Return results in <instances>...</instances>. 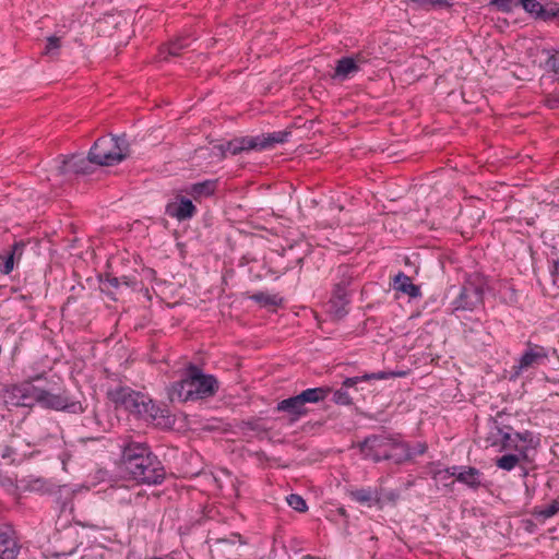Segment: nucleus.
I'll return each mask as SVG.
<instances>
[{
	"mask_svg": "<svg viewBox=\"0 0 559 559\" xmlns=\"http://www.w3.org/2000/svg\"><path fill=\"white\" fill-rule=\"evenodd\" d=\"M119 468L128 479L140 485H160L166 478L162 461L145 442L124 441L121 445Z\"/></svg>",
	"mask_w": 559,
	"mask_h": 559,
	"instance_id": "obj_1",
	"label": "nucleus"
},
{
	"mask_svg": "<svg viewBox=\"0 0 559 559\" xmlns=\"http://www.w3.org/2000/svg\"><path fill=\"white\" fill-rule=\"evenodd\" d=\"M107 397L116 408H123L135 419L143 420L157 428H171L174 419L169 411L156 404L142 392L134 391L130 386H117L107 391Z\"/></svg>",
	"mask_w": 559,
	"mask_h": 559,
	"instance_id": "obj_2",
	"label": "nucleus"
},
{
	"mask_svg": "<svg viewBox=\"0 0 559 559\" xmlns=\"http://www.w3.org/2000/svg\"><path fill=\"white\" fill-rule=\"evenodd\" d=\"M360 454L374 463L382 461L401 465L412 460L411 444L401 435H370L357 444Z\"/></svg>",
	"mask_w": 559,
	"mask_h": 559,
	"instance_id": "obj_3",
	"label": "nucleus"
},
{
	"mask_svg": "<svg viewBox=\"0 0 559 559\" xmlns=\"http://www.w3.org/2000/svg\"><path fill=\"white\" fill-rule=\"evenodd\" d=\"M128 155V143L124 136L100 138L92 146L88 160L100 166L120 163Z\"/></svg>",
	"mask_w": 559,
	"mask_h": 559,
	"instance_id": "obj_4",
	"label": "nucleus"
},
{
	"mask_svg": "<svg viewBox=\"0 0 559 559\" xmlns=\"http://www.w3.org/2000/svg\"><path fill=\"white\" fill-rule=\"evenodd\" d=\"M36 442L28 441L21 435H11L0 443V459L9 465H20L37 451Z\"/></svg>",
	"mask_w": 559,
	"mask_h": 559,
	"instance_id": "obj_5",
	"label": "nucleus"
},
{
	"mask_svg": "<svg viewBox=\"0 0 559 559\" xmlns=\"http://www.w3.org/2000/svg\"><path fill=\"white\" fill-rule=\"evenodd\" d=\"M340 280L335 283L331 299L329 301L331 311L337 317L343 318L347 314V305L349 304L348 287L353 281V272L349 266L338 267Z\"/></svg>",
	"mask_w": 559,
	"mask_h": 559,
	"instance_id": "obj_6",
	"label": "nucleus"
},
{
	"mask_svg": "<svg viewBox=\"0 0 559 559\" xmlns=\"http://www.w3.org/2000/svg\"><path fill=\"white\" fill-rule=\"evenodd\" d=\"M188 370L194 401L205 400L217 393L219 385L213 374L203 373L202 369L194 364H189Z\"/></svg>",
	"mask_w": 559,
	"mask_h": 559,
	"instance_id": "obj_7",
	"label": "nucleus"
},
{
	"mask_svg": "<svg viewBox=\"0 0 559 559\" xmlns=\"http://www.w3.org/2000/svg\"><path fill=\"white\" fill-rule=\"evenodd\" d=\"M40 405L48 409L62 411L70 414H82L85 411L82 402L74 400L63 393H52L49 390H44L43 395L39 396Z\"/></svg>",
	"mask_w": 559,
	"mask_h": 559,
	"instance_id": "obj_8",
	"label": "nucleus"
},
{
	"mask_svg": "<svg viewBox=\"0 0 559 559\" xmlns=\"http://www.w3.org/2000/svg\"><path fill=\"white\" fill-rule=\"evenodd\" d=\"M43 378L41 374L34 377L32 380L23 381L14 384L11 388L10 394L12 402L16 406H31L34 403H40L39 396L43 395L44 388H39L34 384V381H38Z\"/></svg>",
	"mask_w": 559,
	"mask_h": 559,
	"instance_id": "obj_9",
	"label": "nucleus"
},
{
	"mask_svg": "<svg viewBox=\"0 0 559 559\" xmlns=\"http://www.w3.org/2000/svg\"><path fill=\"white\" fill-rule=\"evenodd\" d=\"M247 545V540L238 533H233L228 537L216 538L211 544L213 556L236 559L241 556V547Z\"/></svg>",
	"mask_w": 559,
	"mask_h": 559,
	"instance_id": "obj_10",
	"label": "nucleus"
},
{
	"mask_svg": "<svg viewBox=\"0 0 559 559\" xmlns=\"http://www.w3.org/2000/svg\"><path fill=\"white\" fill-rule=\"evenodd\" d=\"M484 289L474 284L464 285L453 301L454 310H474L483 302Z\"/></svg>",
	"mask_w": 559,
	"mask_h": 559,
	"instance_id": "obj_11",
	"label": "nucleus"
},
{
	"mask_svg": "<svg viewBox=\"0 0 559 559\" xmlns=\"http://www.w3.org/2000/svg\"><path fill=\"white\" fill-rule=\"evenodd\" d=\"M527 348L524 350L519 359V365L514 366L515 373L520 374L521 371L528 368L542 365L548 357L545 347L527 342Z\"/></svg>",
	"mask_w": 559,
	"mask_h": 559,
	"instance_id": "obj_12",
	"label": "nucleus"
},
{
	"mask_svg": "<svg viewBox=\"0 0 559 559\" xmlns=\"http://www.w3.org/2000/svg\"><path fill=\"white\" fill-rule=\"evenodd\" d=\"M21 546L17 544L15 532L10 525L0 527V559H17Z\"/></svg>",
	"mask_w": 559,
	"mask_h": 559,
	"instance_id": "obj_13",
	"label": "nucleus"
},
{
	"mask_svg": "<svg viewBox=\"0 0 559 559\" xmlns=\"http://www.w3.org/2000/svg\"><path fill=\"white\" fill-rule=\"evenodd\" d=\"M168 397L175 403H185L194 401L191 380L189 379V370L186 368L182 378L175 381L168 389Z\"/></svg>",
	"mask_w": 559,
	"mask_h": 559,
	"instance_id": "obj_14",
	"label": "nucleus"
},
{
	"mask_svg": "<svg viewBox=\"0 0 559 559\" xmlns=\"http://www.w3.org/2000/svg\"><path fill=\"white\" fill-rule=\"evenodd\" d=\"M276 411L287 413L290 416V423L297 421L309 412L304 402L300 401L298 394L278 402Z\"/></svg>",
	"mask_w": 559,
	"mask_h": 559,
	"instance_id": "obj_15",
	"label": "nucleus"
},
{
	"mask_svg": "<svg viewBox=\"0 0 559 559\" xmlns=\"http://www.w3.org/2000/svg\"><path fill=\"white\" fill-rule=\"evenodd\" d=\"M403 374H404V372H393V371H378V372L365 373L362 376L346 378L342 383V388L347 390L349 388H355L360 382H367L370 380H386L390 378L401 377Z\"/></svg>",
	"mask_w": 559,
	"mask_h": 559,
	"instance_id": "obj_16",
	"label": "nucleus"
},
{
	"mask_svg": "<svg viewBox=\"0 0 559 559\" xmlns=\"http://www.w3.org/2000/svg\"><path fill=\"white\" fill-rule=\"evenodd\" d=\"M70 169L67 157H63L61 160H56L53 168L50 170L48 180L52 181L55 185L68 182L75 176L73 170Z\"/></svg>",
	"mask_w": 559,
	"mask_h": 559,
	"instance_id": "obj_17",
	"label": "nucleus"
},
{
	"mask_svg": "<svg viewBox=\"0 0 559 559\" xmlns=\"http://www.w3.org/2000/svg\"><path fill=\"white\" fill-rule=\"evenodd\" d=\"M393 288L403 294H406L411 298H418L421 296L420 287L418 285H415L412 282V278L408 275L404 274L403 272H400L394 277Z\"/></svg>",
	"mask_w": 559,
	"mask_h": 559,
	"instance_id": "obj_18",
	"label": "nucleus"
},
{
	"mask_svg": "<svg viewBox=\"0 0 559 559\" xmlns=\"http://www.w3.org/2000/svg\"><path fill=\"white\" fill-rule=\"evenodd\" d=\"M483 475L484 474L478 468L474 466H466L463 471L457 473L456 480L473 490H477L481 486Z\"/></svg>",
	"mask_w": 559,
	"mask_h": 559,
	"instance_id": "obj_19",
	"label": "nucleus"
},
{
	"mask_svg": "<svg viewBox=\"0 0 559 559\" xmlns=\"http://www.w3.org/2000/svg\"><path fill=\"white\" fill-rule=\"evenodd\" d=\"M362 62H365V60L361 56H357L355 58H342L337 61L334 76L345 79L349 74L357 72Z\"/></svg>",
	"mask_w": 559,
	"mask_h": 559,
	"instance_id": "obj_20",
	"label": "nucleus"
},
{
	"mask_svg": "<svg viewBox=\"0 0 559 559\" xmlns=\"http://www.w3.org/2000/svg\"><path fill=\"white\" fill-rule=\"evenodd\" d=\"M502 416L500 414L497 415V418L491 419V424L489 426V432L486 437L487 447L498 448L501 451L502 441L510 440L508 432L504 435L501 433L499 429V419Z\"/></svg>",
	"mask_w": 559,
	"mask_h": 559,
	"instance_id": "obj_21",
	"label": "nucleus"
},
{
	"mask_svg": "<svg viewBox=\"0 0 559 559\" xmlns=\"http://www.w3.org/2000/svg\"><path fill=\"white\" fill-rule=\"evenodd\" d=\"M331 392L332 388L330 386H318L304 390L298 394V396L306 405L307 403H319L324 401Z\"/></svg>",
	"mask_w": 559,
	"mask_h": 559,
	"instance_id": "obj_22",
	"label": "nucleus"
},
{
	"mask_svg": "<svg viewBox=\"0 0 559 559\" xmlns=\"http://www.w3.org/2000/svg\"><path fill=\"white\" fill-rule=\"evenodd\" d=\"M349 496L356 502L368 503L369 506L371 502H373L376 506L379 507V509H382L381 497L379 496L377 490H373L371 488H360L350 491Z\"/></svg>",
	"mask_w": 559,
	"mask_h": 559,
	"instance_id": "obj_23",
	"label": "nucleus"
},
{
	"mask_svg": "<svg viewBox=\"0 0 559 559\" xmlns=\"http://www.w3.org/2000/svg\"><path fill=\"white\" fill-rule=\"evenodd\" d=\"M224 145L226 147V152H230L233 155H236L242 151L257 150L258 144L253 140V136H245L229 141Z\"/></svg>",
	"mask_w": 559,
	"mask_h": 559,
	"instance_id": "obj_24",
	"label": "nucleus"
},
{
	"mask_svg": "<svg viewBox=\"0 0 559 559\" xmlns=\"http://www.w3.org/2000/svg\"><path fill=\"white\" fill-rule=\"evenodd\" d=\"M287 135V132H274L253 136V140L258 144L257 150H264L272 147L275 143H284L286 141Z\"/></svg>",
	"mask_w": 559,
	"mask_h": 559,
	"instance_id": "obj_25",
	"label": "nucleus"
},
{
	"mask_svg": "<svg viewBox=\"0 0 559 559\" xmlns=\"http://www.w3.org/2000/svg\"><path fill=\"white\" fill-rule=\"evenodd\" d=\"M100 290L105 293L111 300H117L116 294L121 288L120 278L106 274L105 277L99 278Z\"/></svg>",
	"mask_w": 559,
	"mask_h": 559,
	"instance_id": "obj_26",
	"label": "nucleus"
},
{
	"mask_svg": "<svg viewBox=\"0 0 559 559\" xmlns=\"http://www.w3.org/2000/svg\"><path fill=\"white\" fill-rule=\"evenodd\" d=\"M166 210H195V207L192 204V200L185 195L182 191H179L174 193L173 198L166 205Z\"/></svg>",
	"mask_w": 559,
	"mask_h": 559,
	"instance_id": "obj_27",
	"label": "nucleus"
},
{
	"mask_svg": "<svg viewBox=\"0 0 559 559\" xmlns=\"http://www.w3.org/2000/svg\"><path fill=\"white\" fill-rule=\"evenodd\" d=\"M249 298L262 307H281L284 301V299L276 294L269 295L263 292H257L250 295Z\"/></svg>",
	"mask_w": 559,
	"mask_h": 559,
	"instance_id": "obj_28",
	"label": "nucleus"
},
{
	"mask_svg": "<svg viewBox=\"0 0 559 559\" xmlns=\"http://www.w3.org/2000/svg\"><path fill=\"white\" fill-rule=\"evenodd\" d=\"M515 438L521 447L525 448L527 454L528 449H535L539 444V438L532 431L525 430L523 432H515Z\"/></svg>",
	"mask_w": 559,
	"mask_h": 559,
	"instance_id": "obj_29",
	"label": "nucleus"
},
{
	"mask_svg": "<svg viewBox=\"0 0 559 559\" xmlns=\"http://www.w3.org/2000/svg\"><path fill=\"white\" fill-rule=\"evenodd\" d=\"M215 182L214 181H203L199 183H194L191 186L190 191L188 192L193 197V199H198L199 197H207L214 192Z\"/></svg>",
	"mask_w": 559,
	"mask_h": 559,
	"instance_id": "obj_30",
	"label": "nucleus"
},
{
	"mask_svg": "<svg viewBox=\"0 0 559 559\" xmlns=\"http://www.w3.org/2000/svg\"><path fill=\"white\" fill-rule=\"evenodd\" d=\"M523 460L520 453L513 454H504L497 459L496 465L497 467L504 469V471H512L520 461Z\"/></svg>",
	"mask_w": 559,
	"mask_h": 559,
	"instance_id": "obj_31",
	"label": "nucleus"
},
{
	"mask_svg": "<svg viewBox=\"0 0 559 559\" xmlns=\"http://www.w3.org/2000/svg\"><path fill=\"white\" fill-rule=\"evenodd\" d=\"M20 488L24 491H44L47 489V483L44 478H31L20 480Z\"/></svg>",
	"mask_w": 559,
	"mask_h": 559,
	"instance_id": "obj_32",
	"label": "nucleus"
},
{
	"mask_svg": "<svg viewBox=\"0 0 559 559\" xmlns=\"http://www.w3.org/2000/svg\"><path fill=\"white\" fill-rule=\"evenodd\" d=\"M67 158L69 160V167L71 168L70 170H73L74 175L86 173L88 163L83 156L72 155Z\"/></svg>",
	"mask_w": 559,
	"mask_h": 559,
	"instance_id": "obj_33",
	"label": "nucleus"
},
{
	"mask_svg": "<svg viewBox=\"0 0 559 559\" xmlns=\"http://www.w3.org/2000/svg\"><path fill=\"white\" fill-rule=\"evenodd\" d=\"M424 10H431L436 8H449L452 5L451 0H411Z\"/></svg>",
	"mask_w": 559,
	"mask_h": 559,
	"instance_id": "obj_34",
	"label": "nucleus"
},
{
	"mask_svg": "<svg viewBox=\"0 0 559 559\" xmlns=\"http://www.w3.org/2000/svg\"><path fill=\"white\" fill-rule=\"evenodd\" d=\"M61 48V38L58 36H49L47 38V44L44 49L43 55L48 56L50 58H55L59 53V49Z\"/></svg>",
	"mask_w": 559,
	"mask_h": 559,
	"instance_id": "obj_35",
	"label": "nucleus"
},
{
	"mask_svg": "<svg viewBox=\"0 0 559 559\" xmlns=\"http://www.w3.org/2000/svg\"><path fill=\"white\" fill-rule=\"evenodd\" d=\"M506 450H513V451L520 453L523 461H526L528 459V455L525 453V448H523V447H521V444H519V441L515 438V435L510 436V440L502 441L501 451H506Z\"/></svg>",
	"mask_w": 559,
	"mask_h": 559,
	"instance_id": "obj_36",
	"label": "nucleus"
},
{
	"mask_svg": "<svg viewBox=\"0 0 559 559\" xmlns=\"http://www.w3.org/2000/svg\"><path fill=\"white\" fill-rule=\"evenodd\" d=\"M286 501L290 508L298 512H306L308 510V506L306 503V500L297 493H290Z\"/></svg>",
	"mask_w": 559,
	"mask_h": 559,
	"instance_id": "obj_37",
	"label": "nucleus"
},
{
	"mask_svg": "<svg viewBox=\"0 0 559 559\" xmlns=\"http://www.w3.org/2000/svg\"><path fill=\"white\" fill-rule=\"evenodd\" d=\"M518 3H520L525 11L536 14L537 16L542 15L544 12V7L537 0H519Z\"/></svg>",
	"mask_w": 559,
	"mask_h": 559,
	"instance_id": "obj_38",
	"label": "nucleus"
},
{
	"mask_svg": "<svg viewBox=\"0 0 559 559\" xmlns=\"http://www.w3.org/2000/svg\"><path fill=\"white\" fill-rule=\"evenodd\" d=\"M332 401L337 405L349 406L353 404V399L347 390L341 388L333 393Z\"/></svg>",
	"mask_w": 559,
	"mask_h": 559,
	"instance_id": "obj_39",
	"label": "nucleus"
},
{
	"mask_svg": "<svg viewBox=\"0 0 559 559\" xmlns=\"http://www.w3.org/2000/svg\"><path fill=\"white\" fill-rule=\"evenodd\" d=\"M26 243L23 240L14 241V243L10 247V250L7 252L8 255H12L13 261L20 260Z\"/></svg>",
	"mask_w": 559,
	"mask_h": 559,
	"instance_id": "obj_40",
	"label": "nucleus"
},
{
	"mask_svg": "<svg viewBox=\"0 0 559 559\" xmlns=\"http://www.w3.org/2000/svg\"><path fill=\"white\" fill-rule=\"evenodd\" d=\"M14 269V261L12 255H8L7 253L4 255L0 254V272L2 274H10Z\"/></svg>",
	"mask_w": 559,
	"mask_h": 559,
	"instance_id": "obj_41",
	"label": "nucleus"
},
{
	"mask_svg": "<svg viewBox=\"0 0 559 559\" xmlns=\"http://www.w3.org/2000/svg\"><path fill=\"white\" fill-rule=\"evenodd\" d=\"M518 1L519 0H490L489 4L502 12H510L514 2L518 3Z\"/></svg>",
	"mask_w": 559,
	"mask_h": 559,
	"instance_id": "obj_42",
	"label": "nucleus"
},
{
	"mask_svg": "<svg viewBox=\"0 0 559 559\" xmlns=\"http://www.w3.org/2000/svg\"><path fill=\"white\" fill-rule=\"evenodd\" d=\"M226 155V147L224 144H216L212 147L209 157L211 160H222Z\"/></svg>",
	"mask_w": 559,
	"mask_h": 559,
	"instance_id": "obj_43",
	"label": "nucleus"
},
{
	"mask_svg": "<svg viewBox=\"0 0 559 559\" xmlns=\"http://www.w3.org/2000/svg\"><path fill=\"white\" fill-rule=\"evenodd\" d=\"M400 499V492L397 490H389L384 491L381 497V504L383 502H389L395 504Z\"/></svg>",
	"mask_w": 559,
	"mask_h": 559,
	"instance_id": "obj_44",
	"label": "nucleus"
},
{
	"mask_svg": "<svg viewBox=\"0 0 559 559\" xmlns=\"http://www.w3.org/2000/svg\"><path fill=\"white\" fill-rule=\"evenodd\" d=\"M188 44H185L182 41H174L167 47L168 55L178 56L179 51L186 48Z\"/></svg>",
	"mask_w": 559,
	"mask_h": 559,
	"instance_id": "obj_45",
	"label": "nucleus"
},
{
	"mask_svg": "<svg viewBox=\"0 0 559 559\" xmlns=\"http://www.w3.org/2000/svg\"><path fill=\"white\" fill-rule=\"evenodd\" d=\"M171 217H176L179 223H185L192 218L195 212H167Z\"/></svg>",
	"mask_w": 559,
	"mask_h": 559,
	"instance_id": "obj_46",
	"label": "nucleus"
},
{
	"mask_svg": "<svg viewBox=\"0 0 559 559\" xmlns=\"http://www.w3.org/2000/svg\"><path fill=\"white\" fill-rule=\"evenodd\" d=\"M559 511V504L558 502H552L548 507H546L544 510L540 511V515H543L545 519L554 516Z\"/></svg>",
	"mask_w": 559,
	"mask_h": 559,
	"instance_id": "obj_47",
	"label": "nucleus"
},
{
	"mask_svg": "<svg viewBox=\"0 0 559 559\" xmlns=\"http://www.w3.org/2000/svg\"><path fill=\"white\" fill-rule=\"evenodd\" d=\"M547 64L556 74H559V50H557L548 58Z\"/></svg>",
	"mask_w": 559,
	"mask_h": 559,
	"instance_id": "obj_48",
	"label": "nucleus"
},
{
	"mask_svg": "<svg viewBox=\"0 0 559 559\" xmlns=\"http://www.w3.org/2000/svg\"><path fill=\"white\" fill-rule=\"evenodd\" d=\"M119 278H120V282H121V287L126 286V287H130L132 289H135L138 284H139V282L136 281V278L134 276L131 277V276L123 275V276H121Z\"/></svg>",
	"mask_w": 559,
	"mask_h": 559,
	"instance_id": "obj_49",
	"label": "nucleus"
},
{
	"mask_svg": "<svg viewBox=\"0 0 559 559\" xmlns=\"http://www.w3.org/2000/svg\"><path fill=\"white\" fill-rule=\"evenodd\" d=\"M412 449V459L415 455H423L426 453L428 447L425 442H417L414 447H411Z\"/></svg>",
	"mask_w": 559,
	"mask_h": 559,
	"instance_id": "obj_50",
	"label": "nucleus"
},
{
	"mask_svg": "<svg viewBox=\"0 0 559 559\" xmlns=\"http://www.w3.org/2000/svg\"><path fill=\"white\" fill-rule=\"evenodd\" d=\"M540 17L547 20V19H552V17H556L558 16V12H556V8H549V9H545L544 8V12L542 15H539Z\"/></svg>",
	"mask_w": 559,
	"mask_h": 559,
	"instance_id": "obj_51",
	"label": "nucleus"
},
{
	"mask_svg": "<svg viewBox=\"0 0 559 559\" xmlns=\"http://www.w3.org/2000/svg\"><path fill=\"white\" fill-rule=\"evenodd\" d=\"M497 222H506V223H509V224H515L514 226H511L510 229L511 230H515V231H520L519 227L521 225L520 221H514L513 217H507L506 219H496Z\"/></svg>",
	"mask_w": 559,
	"mask_h": 559,
	"instance_id": "obj_52",
	"label": "nucleus"
},
{
	"mask_svg": "<svg viewBox=\"0 0 559 559\" xmlns=\"http://www.w3.org/2000/svg\"><path fill=\"white\" fill-rule=\"evenodd\" d=\"M499 429L501 430V433L504 435L506 432H508L509 437L510 436H514V429L509 426V425H504L502 421L499 420Z\"/></svg>",
	"mask_w": 559,
	"mask_h": 559,
	"instance_id": "obj_53",
	"label": "nucleus"
},
{
	"mask_svg": "<svg viewBox=\"0 0 559 559\" xmlns=\"http://www.w3.org/2000/svg\"><path fill=\"white\" fill-rule=\"evenodd\" d=\"M551 274L554 276L555 284L559 287V260L555 261Z\"/></svg>",
	"mask_w": 559,
	"mask_h": 559,
	"instance_id": "obj_54",
	"label": "nucleus"
},
{
	"mask_svg": "<svg viewBox=\"0 0 559 559\" xmlns=\"http://www.w3.org/2000/svg\"><path fill=\"white\" fill-rule=\"evenodd\" d=\"M465 466H451L445 469V473H448L450 476H453L456 478V475L460 471H463Z\"/></svg>",
	"mask_w": 559,
	"mask_h": 559,
	"instance_id": "obj_55",
	"label": "nucleus"
},
{
	"mask_svg": "<svg viewBox=\"0 0 559 559\" xmlns=\"http://www.w3.org/2000/svg\"><path fill=\"white\" fill-rule=\"evenodd\" d=\"M304 205L306 207H314V206H318L319 203L314 199H306Z\"/></svg>",
	"mask_w": 559,
	"mask_h": 559,
	"instance_id": "obj_56",
	"label": "nucleus"
},
{
	"mask_svg": "<svg viewBox=\"0 0 559 559\" xmlns=\"http://www.w3.org/2000/svg\"><path fill=\"white\" fill-rule=\"evenodd\" d=\"M414 485H415V480L409 479L405 483V489H408V488L413 487Z\"/></svg>",
	"mask_w": 559,
	"mask_h": 559,
	"instance_id": "obj_57",
	"label": "nucleus"
},
{
	"mask_svg": "<svg viewBox=\"0 0 559 559\" xmlns=\"http://www.w3.org/2000/svg\"><path fill=\"white\" fill-rule=\"evenodd\" d=\"M245 425L251 430L255 429L254 421H246Z\"/></svg>",
	"mask_w": 559,
	"mask_h": 559,
	"instance_id": "obj_58",
	"label": "nucleus"
},
{
	"mask_svg": "<svg viewBox=\"0 0 559 559\" xmlns=\"http://www.w3.org/2000/svg\"><path fill=\"white\" fill-rule=\"evenodd\" d=\"M205 151L206 150H204V148L199 150L200 155L204 156L205 155Z\"/></svg>",
	"mask_w": 559,
	"mask_h": 559,
	"instance_id": "obj_59",
	"label": "nucleus"
},
{
	"mask_svg": "<svg viewBox=\"0 0 559 559\" xmlns=\"http://www.w3.org/2000/svg\"><path fill=\"white\" fill-rule=\"evenodd\" d=\"M556 12H558V16H559V5L556 7Z\"/></svg>",
	"mask_w": 559,
	"mask_h": 559,
	"instance_id": "obj_60",
	"label": "nucleus"
},
{
	"mask_svg": "<svg viewBox=\"0 0 559 559\" xmlns=\"http://www.w3.org/2000/svg\"><path fill=\"white\" fill-rule=\"evenodd\" d=\"M558 559H559V555H558Z\"/></svg>",
	"mask_w": 559,
	"mask_h": 559,
	"instance_id": "obj_61",
	"label": "nucleus"
}]
</instances>
